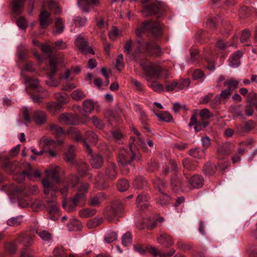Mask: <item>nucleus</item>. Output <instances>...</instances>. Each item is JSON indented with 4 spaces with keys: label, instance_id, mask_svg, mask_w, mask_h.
Segmentation results:
<instances>
[{
    "label": "nucleus",
    "instance_id": "f257e3e1",
    "mask_svg": "<svg viewBox=\"0 0 257 257\" xmlns=\"http://www.w3.org/2000/svg\"><path fill=\"white\" fill-rule=\"evenodd\" d=\"M146 32H149L154 37H157L162 34V27L158 22L146 21L137 29L136 35L138 37H140ZM137 42L139 45L133 52L132 51L133 45L132 40H127L124 43L123 52L126 54V56L131 60L137 61L139 60L141 55V49L151 55H160L161 48L156 43L145 42L140 38L137 39Z\"/></svg>",
    "mask_w": 257,
    "mask_h": 257
},
{
    "label": "nucleus",
    "instance_id": "f03ea898",
    "mask_svg": "<svg viewBox=\"0 0 257 257\" xmlns=\"http://www.w3.org/2000/svg\"><path fill=\"white\" fill-rule=\"evenodd\" d=\"M131 132L136 135V137H131V144L129 148L121 149L117 158L118 163L123 174H127L128 172L127 165L131 164L132 161L136 158V153L133 150V145H137L143 149L145 146L144 140L142 138L140 132L134 127L132 128Z\"/></svg>",
    "mask_w": 257,
    "mask_h": 257
},
{
    "label": "nucleus",
    "instance_id": "7ed1b4c3",
    "mask_svg": "<svg viewBox=\"0 0 257 257\" xmlns=\"http://www.w3.org/2000/svg\"><path fill=\"white\" fill-rule=\"evenodd\" d=\"M140 64L145 73L146 78L148 81L150 82L149 86L154 91L161 92L164 91V86L160 83L151 81L153 77L160 78L161 69L158 64L149 62L146 58L142 59L140 61Z\"/></svg>",
    "mask_w": 257,
    "mask_h": 257
},
{
    "label": "nucleus",
    "instance_id": "20e7f679",
    "mask_svg": "<svg viewBox=\"0 0 257 257\" xmlns=\"http://www.w3.org/2000/svg\"><path fill=\"white\" fill-rule=\"evenodd\" d=\"M59 170V168L56 167L53 169L45 171L47 175L42 180L45 194L48 195L51 191L54 192L57 191L54 187V182L58 183L60 180Z\"/></svg>",
    "mask_w": 257,
    "mask_h": 257
},
{
    "label": "nucleus",
    "instance_id": "39448f33",
    "mask_svg": "<svg viewBox=\"0 0 257 257\" xmlns=\"http://www.w3.org/2000/svg\"><path fill=\"white\" fill-rule=\"evenodd\" d=\"M68 133L77 142H81L89 153L91 152V150L87 141L90 142L91 144H95L98 140L97 136L93 132L90 131L86 132L84 139L82 138L80 132L75 128L70 129Z\"/></svg>",
    "mask_w": 257,
    "mask_h": 257
},
{
    "label": "nucleus",
    "instance_id": "423d86ee",
    "mask_svg": "<svg viewBox=\"0 0 257 257\" xmlns=\"http://www.w3.org/2000/svg\"><path fill=\"white\" fill-rule=\"evenodd\" d=\"M51 199L46 198L47 203L46 207L49 212V218L53 220H57L59 216V207L56 202V197L54 195H52Z\"/></svg>",
    "mask_w": 257,
    "mask_h": 257
},
{
    "label": "nucleus",
    "instance_id": "0eeeda50",
    "mask_svg": "<svg viewBox=\"0 0 257 257\" xmlns=\"http://www.w3.org/2000/svg\"><path fill=\"white\" fill-rule=\"evenodd\" d=\"M58 60L56 58H50L49 60V67L48 69V76L49 79L47 81V84L51 87H56L58 85V82L53 79V77L56 72V65Z\"/></svg>",
    "mask_w": 257,
    "mask_h": 257
},
{
    "label": "nucleus",
    "instance_id": "6e6552de",
    "mask_svg": "<svg viewBox=\"0 0 257 257\" xmlns=\"http://www.w3.org/2000/svg\"><path fill=\"white\" fill-rule=\"evenodd\" d=\"M123 210V205L119 200L114 201L111 205V208L107 213V218L109 221H112L115 217L121 216Z\"/></svg>",
    "mask_w": 257,
    "mask_h": 257
},
{
    "label": "nucleus",
    "instance_id": "1a4fd4ad",
    "mask_svg": "<svg viewBox=\"0 0 257 257\" xmlns=\"http://www.w3.org/2000/svg\"><path fill=\"white\" fill-rule=\"evenodd\" d=\"M54 97L60 104L52 103L49 105V107L54 109L56 111H59L62 108L61 104H67L69 101L68 95L65 93H55L54 94Z\"/></svg>",
    "mask_w": 257,
    "mask_h": 257
},
{
    "label": "nucleus",
    "instance_id": "9d476101",
    "mask_svg": "<svg viewBox=\"0 0 257 257\" xmlns=\"http://www.w3.org/2000/svg\"><path fill=\"white\" fill-rule=\"evenodd\" d=\"M143 15L145 17L156 15L159 17L164 13L163 9L159 5L152 4L145 6L141 11Z\"/></svg>",
    "mask_w": 257,
    "mask_h": 257
},
{
    "label": "nucleus",
    "instance_id": "9b49d317",
    "mask_svg": "<svg viewBox=\"0 0 257 257\" xmlns=\"http://www.w3.org/2000/svg\"><path fill=\"white\" fill-rule=\"evenodd\" d=\"M75 44L82 53L94 54L93 49L87 46V40L84 37L78 36L75 41Z\"/></svg>",
    "mask_w": 257,
    "mask_h": 257
},
{
    "label": "nucleus",
    "instance_id": "f8f14e48",
    "mask_svg": "<svg viewBox=\"0 0 257 257\" xmlns=\"http://www.w3.org/2000/svg\"><path fill=\"white\" fill-rule=\"evenodd\" d=\"M158 242L165 247H170L174 244V240L171 236L165 232H161L157 237Z\"/></svg>",
    "mask_w": 257,
    "mask_h": 257
},
{
    "label": "nucleus",
    "instance_id": "ddd939ff",
    "mask_svg": "<svg viewBox=\"0 0 257 257\" xmlns=\"http://www.w3.org/2000/svg\"><path fill=\"white\" fill-rule=\"evenodd\" d=\"M83 203L82 201L80 200L77 197L74 196L72 198L71 200L69 201H63V208L68 212H71L76 209V207L78 205H81Z\"/></svg>",
    "mask_w": 257,
    "mask_h": 257
},
{
    "label": "nucleus",
    "instance_id": "4468645a",
    "mask_svg": "<svg viewBox=\"0 0 257 257\" xmlns=\"http://www.w3.org/2000/svg\"><path fill=\"white\" fill-rule=\"evenodd\" d=\"M188 181V177L185 176L180 178L176 174H174L171 179V185L173 189H178L183 188L185 185H187Z\"/></svg>",
    "mask_w": 257,
    "mask_h": 257
},
{
    "label": "nucleus",
    "instance_id": "2eb2a0df",
    "mask_svg": "<svg viewBox=\"0 0 257 257\" xmlns=\"http://www.w3.org/2000/svg\"><path fill=\"white\" fill-rule=\"evenodd\" d=\"M105 175L109 180H113L117 177L118 170L117 167L113 162L107 163L105 169Z\"/></svg>",
    "mask_w": 257,
    "mask_h": 257
},
{
    "label": "nucleus",
    "instance_id": "dca6fc26",
    "mask_svg": "<svg viewBox=\"0 0 257 257\" xmlns=\"http://www.w3.org/2000/svg\"><path fill=\"white\" fill-rule=\"evenodd\" d=\"M59 120L61 123L69 124H76L78 123V118L72 113H63L61 114Z\"/></svg>",
    "mask_w": 257,
    "mask_h": 257
},
{
    "label": "nucleus",
    "instance_id": "f3484780",
    "mask_svg": "<svg viewBox=\"0 0 257 257\" xmlns=\"http://www.w3.org/2000/svg\"><path fill=\"white\" fill-rule=\"evenodd\" d=\"M89 188V184L81 183L78 187L77 192L75 196L84 203L86 201V194Z\"/></svg>",
    "mask_w": 257,
    "mask_h": 257
},
{
    "label": "nucleus",
    "instance_id": "a211bd4d",
    "mask_svg": "<svg viewBox=\"0 0 257 257\" xmlns=\"http://www.w3.org/2000/svg\"><path fill=\"white\" fill-rule=\"evenodd\" d=\"M104 199V194L102 192H100L96 194L91 195L89 199L88 204L92 207H98Z\"/></svg>",
    "mask_w": 257,
    "mask_h": 257
},
{
    "label": "nucleus",
    "instance_id": "6ab92c4d",
    "mask_svg": "<svg viewBox=\"0 0 257 257\" xmlns=\"http://www.w3.org/2000/svg\"><path fill=\"white\" fill-rule=\"evenodd\" d=\"M98 2V0H78L77 3L83 12H88Z\"/></svg>",
    "mask_w": 257,
    "mask_h": 257
},
{
    "label": "nucleus",
    "instance_id": "aec40b11",
    "mask_svg": "<svg viewBox=\"0 0 257 257\" xmlns=\"http://www.w3.org/2000/svg\"><path fill=\"white\" fill-rule=\"evenodd\" d=\"M39 21L41 28H47L52 21L50 14L45 10L42 11L39 15Z\"/></svg>",
    "mask_w": 257,
    "mask_h": 257
},
{
    "label": "nucleus",
    "instance_id": "412c9836",
    "mask_svg": "<svg viewBox=\"0 0 257 257\" xmlns=\"http://www.w3.org/2000/svg\"><path fill=\"white\" fill-rule=\"evenodd\" d=\"M204 179L203 177L199 175H194L190 179L188 178L187 185L189 183L190 186L194 188H199L203 185Z\"/></svg>",
    "mask_w": 257,
    "mask_h": 257
},
{
    "label": "nucleus",
    "instance_id": "4be33fe9",
    "mask_svg": "<svg viewBox=\"0 0 257 257\" xmlns=\"http://www.w3.org/2000/svg\"><path fill=\"white\" fill-rule=\"evenodd\" d=\"M136 205L142 210L146 209L149 206L148 197L143 194L138 195L136 199Z\"/></svg>",
    "mask_w": 257,
    "mask_h": 257
},
{
    "label": "nucleus",
    "instance_id": "5701e85b",
    "mask_svg": "<svg viewBox=\"0 0 257 257\" xmlns=\"http://www.w3.org/2000/svg\"><path fill=\"white\" fill-rule=\"evenodd\" d=\"M241 55L239 51H237L232 54L229 59V65L233 68L237 67L240 65V58Z\"/></svg>",
    "mask_w": 257,
    "mask_h": 257
},
{
    "label": "nucleus",
    "instance_id": "b1692460",
    "mask_svg": "<svg viewBox=\"0 0 257 257\" xmlns=\"http://www.w3.org/2000/svg\"><path fill=\"white\" fill-rule=\"evenodd\" d=\"M27 165L28 168L24 171L27 177L29 180H33L35 178H39L41 176V173L38 170H33L29 163H27Z\"/></svg>",
    "mask_w": 257,
    "mask_h": 257
},
{
    "label": "nucleus",
    "instance_id": "393cba45",
    "mask_svg": "<svg viewBox=\"0 0 257 257\" xmlns=\"http://www.w3.org/2000/svg\"><path fill=\"white\" fill-rule=\"evenodd\" d=\"M90 162L93 168H98L102 165L103 160L102 156L100 155L94 154L91 156Z\"/></svg>",
    "mask_w": 257,
    "mask_h": 257
},
{
    "label": "nucleus",
    "instance_id": "a878e982",
    "mask_svg": "<svg viewBox=\"0 0 257 257\" xmlns=\"http://www.w3.org/2000/svg\"><path fill=\"white\" fill-rule=\"evenodd\" d=\"M33 119L36 123L42 124L46 121V115L43 111H37L34 113Z\"/></svg>",
    "mask_w": 257,
    "mask_h": 257
},
{
    "label": "nucleus",
    "instance_id": "bb28decb",
    "mask_svg": "<svg viewBox=\"0 0 257 257\" xmlns=\"http://www.w3.org/2000/svg\"><path fill=\"white\" fill-rule=\"evenodd\" d=\"M67 226L69 231H76L81 229V224L78 219L72 218L69 220Z\"/></svg>",
    "mask_w": 257,
    "mask_h": 257
},
{
    "label": "nucleus",
    "instance_id": "cd10ccee",
    "mask_svg": "<svg viewBox=\"0 0 257 257\" xmlns=\"http://www.w3.org/2000/svg\"><path fill=\"white\" fill-rule=\"evenodd\" d=\"M50 131L56 138L62 137L65 135L63 129L57 124H52L50 125Z\"/></svg>",
    "mask_w": 257,
    "mask_h": 257
},
{
    "label": "nucleus",
    "instance_id": "c85d7f7f",
    "mask_svg": "<svg viewBox=\"0 0 257 257\" xmlns=\"http://www.w3.org/2000/svg\"><path fill=\"white\" fill-rule=\"evenodd\" d=\"M17 241L23 243L25 246H29L32 244L33 239L30 235L25 234L19 236Z\"/></svg>",
    "mask_w": 257,
    "mask_h": 257
},
{
    "label": "nucleus",
    "instance_id": "c756f323",
    "mask_svg": "<svg viewBox=\"0 0 257 257\" xmlns=\"http://www.w3.org/2000/svg\"><path fill=\"white\" fill-rule=\"evenodd\" d=\"M75 156V149L73 145H70L68 149L65 153V160L67 162L72 163Z\"/></svg>",
    "mask_w": 257,
    "mask_h": 257
},
{
    "label": "nucleus",
    "instance_id": "7c9ffc66",
    "mask_svg": "<svg viewBox=\"0 0 257 257\" xmlns=\"http://www.w3.org/2000/svg\"><path fill=\"white\" fill-rule=\"evenodd\" d=\"M96 213L94 209L85 208L79 211V216L81 217L86 218L94 216Z\"/></svg>",
    "mask_w": 257,
    "mask_h": 257
},
{
    "label": "nucleus",
    "instance_id": "2f4dec72",
    "mask_svg": "<svg viewBox=\"0 0 257 257\" xmlns=\"http://www.w3.org/2000/svg\"><path fill=\"white\" fill-rule=\"evenodd\" d=\"M25 0H14L13 5V11L14 13L19 14L24 6Z\"/></svg>",
    "mask_w": 257,
    "mask_h": 257
},
{
    "label": "nucleus",
    "instance_id": "473e14b6",
    "mask_svg": "<svg viewBox=\"0 0 257 257\" xmlns=\"http://www.w3.org/2000/svg\"><path fill=\"white\" fill-rule=\"evenodd\" d=\"M24 79L25 83L28 85H29L33 88H37L39 85V81L38 79L30 78L24 76Z\"/></svg>",
    "mask_w": 257,
    "mask_h": 257
},
{
    "label": "nucleus",
    "instance_id": "72a5a7b5",
    "mask_svg": "<svg viewBox=\"0 0 257 257\" xmlns=\"http://www.w3.org/2000/svg\"><path fill=\"white\" fill-rule=\"evenodd\" d=\"M84 110L86 113H91L94 108V103L91 99H86L83 103Z\"/></svg>",
    "mask_w": 257,
    "mask_h": 257
},
{
    "label": "nucleus",
    "instance_id": "f704fd0d",
    "mask_svg": "<svg viewBox=\"0 0 257 257\" xmlns=\"http://www.w3.org/2000/svg\"><path fill=\"white\" fill-rule=\"evenodd\" d=\"M18 243H19L17 241V240L15 242L7 243L5 246V249L10 253H15L17 249Z\"/></svg>",
    "mask_w": 257,
    "mask_h": 257
},
{
    "label": "nucleus",
    "instance_id": "c9c22d12",
    "mask_svg": "<svg viewBox=\"0 0 257 257\" xmlns=\"http://www.w3.org/2000/svg\"><path fill=\"white\" fill-rule=\"evenodd\" d=\"M156 114L160 119L165 122H170L173 118L172 115L167 111H160Z\"/></svg>",
    "mask_w": 257,
    "mask_h": 257
},
{
    "label": "nucleus",
    "instance_id": "e433bc0d",
    "mask_svg": "<svg viewBox=\"0 0 257 257\" xmlns=\"http://www.w3.org/2000/svg\"><path fill=\"white\" fill-rule=\"evenodd\" d=\"M103 221L101 217H95V218L90 220L87 223V226L89 228H93L98 226Z\"/></svg>",
    "mask_w": 257,
    "mask_h": 257
},
{
    "label": "nucleus",
    "instance_id": "4c0bfd02",
    "mask_svg": "<svg viewBox=\"0 0 257 257\" xmlns=\"http://www.w3.org/2000/svg\"><path fill=\"white\" fill-rule=\"evenodd\" d=\"M239 81L235 79H231L224 82V86L227 87L231 91L238 87Z\"/></svg>",
    "mask_w": 257,
    "mask_h": 257
},
{
    "label": "nucleus",
    "instance_id": "58836bf2",
    "mask_svg": "<svg viewBox=\"0 0 257 257\" xmlns=\"http://www.w3.org/2000/svg\"><path fill=\"white\" fill-rule=\"evenodd\" d=\"M190 156L194 158H200L204 156L205 153L204 150H202L199 148L190 150L189 152Z\"/></svg>",
    "mask_w": 257,
    "mask_h": 257
},
{
    "label": "nucleus",
    "instance_id": "ea45409f",
    "mask_svg": "<svg viewBox=\"0 0 257 257\" xmlns=\"http://www.w3.org/2000/svg\"><path fill=\"white\" fill-rule=\"evenodd\" d=\"M161 194L160 195L157 202L162 206H165L168 204L170 201V197L167 194L161 192Z\"/></svg>",
    "mask_w": 257,
    "mask_h": 257
},
{
    "label": "nucleus",
    "instance_id": "a19ab883",
    "mask_svg": "<svg viewBox=\"0 0 257 257\" xmlns=\"http://www.w3.org/2000/svg\"><path fill=\"white\" fill-rule=\"evenodd\" d=\"M146 184V180L141 177H139L135 179L133 185L137 189H141L145 186Z\"/></svg>",
    "mask_w": 257,
    "mask_h": 257
},
{
    "label": "nucleus",
    "instance_id": "79ce46f5",
    "mask_svg": "<svg viewBox=\"0 0 257 257\" xmlns=\"http://www.w3.org/2000/svg\"><path fill=\"white\" fill-rule=\"evenodd\" d=\"M48 8L54 12L55 14H59L61 10L57 3L53 1H49L47 3Z\"/></svg>",
    "mask_w": 257,
    "mask_h": 257
},
{
    "label": "nucleus",
    "instance_id": "37998d69",
    "mask_svg": "<svg viewBox=\"0 0 257 257\" xmlns=\"http://www.w3.org/2000/svg\"><path fill=\"white\" fill-rule=\"evenodd\" d=\"M71 95V97L75 100H81L86 96L85 93L79 89L74 91Z\"/></svg>",
    "mask_w": 257,
    "mask_h": 257
},
{
    "label": "nucleus",
    "instance_id": "c03bdc74",
    "mask_svg": "<svg viewBox=\"0 0 257 257\" xmlns=\"http://www.w3.org/2000/svg\"><path fill=\"white\" fill-rule=\"evenodd\" d=\"M22 216H18L17 217L10 218L8 221V224L9 226H18L22 222Z\"/></svg>",
    "mask_w": 257,
    "mask_h": 257
},
{
    "label": "nucleus",
    "instance_id": "a18cd8bd",
    "mask_svg": "<svg viewBox=\"0 0 257 257\" xmlns=\"http://www.w3.org/2000/svg\"><path fill=\"white\" fill-rule=\"evenodd\" d=\"M64 30V25L62 20L60 18H57L56 21V34H61Z\"/></svg>",
    "mask_w": 257,
    "mask_h": 257
},
{
    "label": "nucleus",
    "instance_id": "49530a36",
    "mask_svg": "<svg viewBox=\"0 0 257 257\" xmlns=\"http://www.w3.org/2000/svg\"><path fill=\"white\" fill-rule=\"evenodd\" d=\"M129 187V183L126 179H122L118 181L117 184L118 189L121 191L126 190Z\"/></svg>",
    "mask_w": 257,
    "mask_h": 257
},
{
    "label": "nucleus",
    "instance_id": "de8ad7c7",
    "mask_svg": "<svg viewBox=\"0 0 257 257\" xmlns=\"http://www.w3.org/2000/svg\"><path fill=\"white\" fill-rule=\"evenodd\" d=\"M132 235L130 232L125 233L121 238L122 244L123 246H126L132 242Z\"/></svg>",
    "mask_w": 257,
    "mask_h": 257
},
{
    "label": "nucleus",
    "instance_id": "09e8293b",
    "mask_svg": "<svg viewBox=\"0 0 257 257\" xmlns=\"http://www.w3.org/2000/svg\"><path fill=\"white\" fill-rule=\"evenodd\" d=\"M112 139L116 142L120 143L121 140L123 138V135L118 130H114L111 132Z\"/></svg>",
    "mask_w": 257,
    "mask_h": 257
},
{
    "label": "nucleus",
    "instance_id": "8fccbe9b",
    "mask_svg": "<svg viewBox=\"0 0 257 257\" xmlns=\"http://www.w3.org/2000/svg\"><path fill=\"white\" fill-rule=\"evenodd\" d=\"M199 115L202 120H205L212 117V114L208 109L204 108L200 111Z\"/></svg>",
    "mask_w": 257,
    "mask_h": 257
},
{
    "label": "nucleus",
    "instance_id": "3c124183",
    "mask_svg": "<svg viewBox=\"0 0 257 257\" xmlns=\"http://www.w3.org/2000/svg\"><path fill=\"white\" fill-rule=\"evenodd\" d=\"M117 238V234L114 232L108 233L104 238L105 241L107 243H111Z\"/></svg>",
    "mask_w": 257,
    "mask_h": 257
},
{
    "label": "nucleus",
    "instance_id": "603ef678",
    "mask_svg": "<svg viewBox=\"0 0 257 257\" xmlns=\"http://www.w3.org/2000/svg\"><path fill=\"white\" fill-rule=\"evenodd\" d=\"M53 254L55 257H67V254L62 247H56L53 250ZM49 257L52 256H49Z\"/></svg>",
    "mask_w": 257,
    "mask_h": 257
},
{
    "label": "nucleus",
    "instance_id": "864d4df0",
    "mask_svg": "<svg viewBox=\"0 0 257 257\" xmlns=\"http://www.w3.org/2000/svg\"><path fill=\"white\" fill-rule=\"evenodd\" d=\"M193 77L194 79H200L201 82L203 81V78H205V75L203 71L199 69L195 70L193 73Z\"/></svg>",
    "mask_w": 257,
    "mask_h": 257
},
{
    "label": "nucleus",
    "instance_id": "5fc2aeb1",
    "mask_svg": "<svg viewBox=\"0 0 257 257\" xmlns=\"http://www.w3.org/2000/svg\"><path fill=\"white\" fill-rule=\"evenodd\" d=\"M74 22L76 26L81 27L85 25L87 19L84 17H77L74 19Z\"/></svg>",
    "mask_w": 257,
    "mask_h": 257
},
{
    "label": "nucleus",
    "instance_id": "6e6d98bb",
    "mask_svg": "<svg viewBox=\"0 0 257 257\" xmlns=\"http://www.w3.org/2000/svg\"><path fill=\"white\" fill-rule=\"evenodd\" d=\"M37 233L40 238L45 241H48L50 240L51 237V234L46 230L40 231L39 232H37Z\"/></svg>",
    "mask_w": 257,
    "mask_h": 257
},
{
    "label": "nucleus",
    "instance_id": "4d7b16f0",
    "mask_svg": "<svg viewBox=\"0 0 257 257\" xmlns=\"http://www.w3.org/2000/svg\"><path fill=\"white\" fill-rule=\"evenodd\" d=\"M41 144H43L44 146H54L56 144V142L53 140L46 137H43L40 141Z\"/></svg>",
    "mask_w": 257,
    "mask_h": 257
},
{
    "label": "nucleus",
    "instance_id": "13d9d810",
    "mask_svg": "<svg viewBox=\"0 0 257 257\" xmlns=\"http://www.w3.org/2000/svg\"><path fill=\"white\" fill-rule=\"evenodd\" d=\"M124 66L123 56L122 54H120L116 58L115 67L117 69H120V68H123Z\"/></svg>",
    "mask_w": 257,
    "mask_h": 257
},
{
    "label": "nucleus",
    "instance_id": "bf43d9fd",
    "mask_svg": "<svg viewBox=\"0 0 257 257\" xmlns=\"http://www.w3.org/2000/svg\"><path fill=\"white\" fill-rule=\"evenodd\" d=\"M92 121L94 125L98 129H102L104 126L102 121L95 116L92 117Z\"/></svg>",
    "mask_w": 257,
    "mask_h": 257
},
{
    "label": "nucleus",
    "instance_id": "052dcab7",
    "mask_svg": "<svg viewBox=\"0 0 257 257\" xmlns=\"http://www.w3.org/2000/svg\"><path fill=\"white\" fill-rule=\"evenodd\" d=\"M140 119L142 121V124L144 125V128L149 131V128L147 126V123L148 120V117L145 112L143 111H140Z\"/></svg>",
    "mask_w": 257,
    "mask_h": 257
},
{
    "label": "nucleus",
    "instance_id": "680f3d73",
    "mask_svg": "<svg viewBox=\"0 0 257 257\" xmlns=\"http://www.w3.org/2000/svg\"><path fill=\"white\" fill-rule=\"evenodd\" d=\"M177 168H178V167H177V164L176 163V162H175L174 161H171L170 163V166L166 167L164 169V173L166 174L169 173V172H170V169H171L172 171L175 172L177 170Z\"/></svg>",
    "mask_w": 257,
    "mask_h": 257
},
{
    "label": "nucleus",
    "instance_id": "e2e57ef3",
    "mask_svg": "<svg viewBox=\"0 0 257 257\" xmlns=\"http://www.w3.org/2000/svg\"><path fill=\"white\" fill-rule=\"evenodd\" d=\"M221 102V98L219 95H217L215 97L211 100L210 105L212 108H215L218 106Z\"/></svg>",
    "mask_w": 257,
    "mask_h": 257
},
{
    "label": "nucleus",
    "instance_id": "0e129e2a",
    "mask_svg": "<svg viewBox=\"0 0 257 257\" xmlns=\"http://www.w3.org/2000/svg\"><path fill=\"white\" fill-rule=\"evenodd\" d=\"M17 25L19 27L25 29L27 27V23L25 18L20 17L17 21Z\"/></svg>",
    "mask_w": 257,
    "mask_h": 257
},
{
    "label": "nucleus",
    "instance_id": "69168bd1",
    "mask_svg": "<svg viewBox=\"0 0 257 257\" xmlns=\"http://www.w3.org/2000/svg\"><path fill=\"white\" fill-rule=\"evenodd\" d=\"M183 164L184 167L188 170H191L194 169V166L192 164L190 160L188 158L184 159L183 160Z\"/></svg>",
    "mask_w": 257,
    "mask_h": 257
},
{
    "label": "nucleus",
    "instance_id": "338daca9",
    "mask_svg": "<svg viewBox=\"0 0 257 257\" xmlns=\"http://www.w3.org/2000/svg\"><path fill=\"white\" fill-rule=\"evenodd\" d=\"M190 82V80L189 79H185L178 84V87L180 89L187 88L189 86Z\"/></svg>",
    "mask_w": 257,
    "mask_h": 257
},
{
    "label": "nucleus",
    "instance_id": "774afa93",
    "mask_svg": "<svg viewBox=\"0 0 257 257\" xmlns=\"http://www.w3.org/2000/svg\"><path fill=\"white\" fill-rule=\"evenodd\" d=\"M108 36L111 40H115L118 36V30L116 27H113L109 32Z\"/></svg>",
    "mask_w": 257,
    "mask_h": 257
}]
</instances>
